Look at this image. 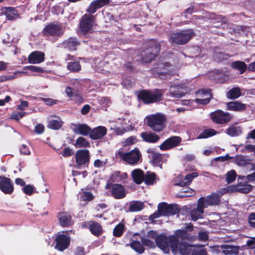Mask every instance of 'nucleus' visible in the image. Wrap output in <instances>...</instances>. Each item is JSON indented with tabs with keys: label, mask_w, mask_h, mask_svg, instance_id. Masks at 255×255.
Listing matches in <instances>:
<instances>
[{
	"label": "nucleus",
	"mask_w": 255,
	"mask_h": 255,
	"mask_svg": "<svg viewBox=\"0 0 255 255\" xmlns=\"http://www.w3.org/2000/svg\"><path fill=\"white\" fill-rule=\"evenodd\" d=\"M72 130L75 133L81 134L84 136L90 135L91 128L86 124H74Z\"/></svg>",
	"instance_id": "20"
},
{
	"label": "nucleus",
	"mask_w": 255,
	"mask_h": 255,
	"mask_svg": "<svg viewBox=\"0 0 255 255\" xmlns=\"http://www.w3.org/2000/svg\"><path fill=\"white\" fill-rule=\"evenodd\" d=\"M241 95L240 89L239 87H235L228 92L227 97L230 99H235L239 97Z\"/></svg>",
	"instance_id": "38"
},
{
	"label": "nucleus",
	"mask_w": 255,
	"mask_h": 255,
	"mask_svg": "<svg viewBox=\"0 0 255 255\" xmlns=\"http://www.w3.org/2000/svg\"><path fill=\"white\" fill-rule=\"evenodd\" d=\"M73 153V152L71 149H70L69 147H66L63 149L61 154L64 157H69L72 155Z\"/></svg>",
	"instance_id": "60"
},
{
	"label": "nucleus",
	"mask_w": 255,
	"mask_h": 255,
	"mask_svg": "<svg viewBox=\"0 0 255 255\" xmlns=\"http://www.w3.org/2000/svg\"><path fill=\"white\" fill-rule=\"evenodd\" d=\"M76 148H86L90 146L89 142L84 137L80 136L76 140L75 143L73 144Z\"/></svg>",
	"instance_id": "36"
},
{
	"label": "nucleus",
	"mask_w": 255,
	"mask_h": 255,
	"mask_svg": "<svg viewBox=\"0 0 255 255\" xmlns=\"http://www.w3.org/2000/svg\"><path fill=\"white\" fill-rule=\"evenodd\" d=\"M242 151L244 152H252L255 153V145L247 144L245 146L244 148H243Z\"/></svg>",
	"instance_id": "56"
},
{
	"label": "nucleus",
	"mask_w": 255,
	"mask_h": 255,
	"mask_svg": "<svg viewBox=\"0 0 255 255\" xmlns=\"http://www.w3.org/2000/svg\"><path fill=\"white\" fill-rule=\"evenodd\" d=\"M96 16L89 13L84 14L79 21V34L86 36L93 32V27L95 24Z\"/></svg>",
	"instance_id": "2"
},
{
	"label": "nucleus",
	"mask_w": 255,
	"mask_h": 255,
	"mask_svg": "<svg viewBox=\"0 0 255 255\" xmlns=\"http://www.w3.org/2000/svg\"><path fill=\"white\" fill-rule=\"evenodd\" d=\"M62 45L64 48L70 51H75L76 50L77 47L80 45V43L76 38L70 37L63 41Z\"/></svg>",
	"instance_id": "24"
},
{
	"label": "nucleus",
	"mask_w": 255,
	"mask_h": 255,
	"mask_svg": "<svg viewBox=\"0 0 255 255\" xmlns=\"http://www.w3.org/2000/svg\"><path fill=\"white\" fill-rule=\"evenodd\" d=\"M106 189H110L112 196L117 199H122L126 196V190L124 187L119 184L107 183Z\"/></svg>",
	"instance_id": "10"
},
{
	"label": "nucleus",
	"mask_w": 255,
	"mask_h": 255,
	"mask_svg": "<svg viewBox=\"0 0 255 255\" xmlns=\"http://www.w3.org/2000/svg\"><path fill=\"white\" fill-rule=\"evenodd\" d=\"M140 136L142 139L146 142L150 143H156L160 139L158 135L151 132H143L140 133Z\"/></svg>",
	"instance_id": "25"
},
{
	"label": "nucleus",
	"mask_w": 255,
	"mask_h": 255,
	"mask_svg": "<svg viewBox=\"0 0 255 255\" xmlns=\"http://www.w3.org/2000/svg\"><path fill=\"white\" fill-rule=\"evenodd\" d=\"M0 189L4 194H11L14 190L13 183L11 179L3 176H0Z\"/></svg>",
	"instance_id": "14"
},
{
	"label": "nucleus",
	"mask_w": 255,
	"mask_h": 255,
	"mask_svg": "<svg viewBox=\"0 0 255 255\" xmlns=\"http://www.w3.org/2000/svg\"><path fill=\"white\" fill-rule=\"evenodd\" d=\"M158 209L162 216H169L176 214L177 211V208L173 205H168L163 202L159 203L158 205Z\"/></svg>",
	"instance_id": "18"
},
{
	"label": "nucleus",
	"mask_w": 255,
	"mask_h": 255,
	"mask_svg": "<svg viewBox=\"0 0 255 255\" xmlns=\"http://www.w3.org/2000/svg\"><path fill=\"white\" fill-rule=\"evenodd\" d=\"M221 248L222 250V253L225 255H237L239 253V248L236 246L224 245L221 246Z\"/></svg>",
	"instance_id": "29"
},
{
	"label": "nucleus",
	"mask_w": 255,
	"mask_h": 255,
	"mask_svg": "<svg viewBox=\"0 0 255 255\" xmlns=\"http://www.w3.org/2000/svg\"><path fill=\"white\" fill-rule=\"evenodd\" d=\"M67 68L70 71L74 72H78L81 70V65L79 62H70L67 64Z\"/></svg>",
	"instance_id": "44"
},
{
	"label": "nucleus",
	"mask_w": 255,
	"mask_h": 255,
	"mask_svg": "<svg viewBox=\"0 0 255 255\" xmlns=\"http://www.w3.org/2000/svg\"><path fill=\"white\" fill-rule=\"evenodd\" d=\"M175 237L177 238L178 240L179 239L181 240H187L192 241L194 239L195 237L191 236L186 231L184 230H178L175 232Z\"/></svg>",
	"instance_id": "32"
},
{
	"label": "nucleus",
	"mask_w": 255,
	"mask_h": 255,
	"mask_svg": "<svg viewBox=\"0 0 255 255\" xmlns=\"http://www.w3.org/2000/svg\"><path fill=\"white\" fill-rule=\"evenodd\" d=\"M198 175L197 172L187 174L185 176L184 179L180 181L177 185L182 187L188 186L191 183L194 178L198 176Z\"/></svg>",
	"instance_id": "31"
},
{
	"label": "nucleus",
	"mask_w": 255,
	"mask_h": 255,
	"mask_svg": "<svg viewBox=\"0 0 255 255\" xmlns=\"http://www.w3.org/2000/svg\"><path fill=\"white\" fill-rule=\"evenodd\" d=\"M24 69L37 73H42L44 71L42 68L32 65L25 66L24 67Z\"/></svg>",
	"instance_id": "53"
},
{
	"label": "nucleus",
	"mask_w": 255,
	"mask_h": 255,
	"mask_svg": "<svg viewBox=\"0 0 255 255\" xmlns=\"http://www.w3.org/2000/svg\"><path fill=\"white\" fill-rule=\"evenodd\" d=\"M156 180V175L153 172H147L144 174L143 181L145 183L148 185L153 184Z\"/></svg>",
	"instance_id": "41"
},
{
	"label": "nucleus",
	"mask_w": 255,
	"mask_h": 255,
	"mask_svg": "<svg viewBox=\"0 0 255 255\" xmlns=\"http://www.w3.org/2000/svg\"><path fill=\"white\" fill-rule=\"evenodd\" d=\"M59 224L62 227H68L72 224L71 217L66 213H60L58 215Z\"/></svg>",
	"instance_id": "27"
},
{
	"label": "nucleus",
	"mask_w": 255,
	"mask_h": 255,
	"mask_svg": "<svg viewBox=\"0 0 255 255\" xmlns=\"http://www.w3.org/2000/svg\"><path fill=\"white\" fill-rule=\"evenodd\" d=\"M187 91L179 85H171L169 89V93L166 94L167 96L172 98H180L183 97Z\"/></svg>",
	"instance_id": "15"
},
{
	"label": "nucleus",
	"mask_w": 255,
	"mask_h": 255,
	"mask_svg": "<svg viewBox=\"0 0 255 255\" xmlns=\"http://www.w3.org/2000/svg\"><path fill=\"white\" fill-rule=\"evenodd\" d=\"M223 193L219 191L218 193H213L210 196H208L206 199L201 197L199 199H203V207L207 208L209 206L218 205L220 203V198L223 195Z\"/></svg>",
	"instance_id": "12"
},
{
	"label": "nucleus",
	"mask_w": 255,
	"mask_h": 255,
	"mask_svg": "<svg viewBox=\"0 0 255 255\" xmlns=\"http://www.w3.org/2000/svg\"><path fill=\"white\" fill-rule=\"evenodd\" d=\"M34 187L31 185H27L23 188V192L27 195H31L33 193Z\"/></svg>",
	"instance_id": "57"
},
{
	"label": "nucleus",
	"mask_w": 255,
	"mask_h": 255,
	"mask_svg": "<svg viewBox=\"0 0 255 255\" xmlns=\"http://www.w3.org/2000/svg\"><path fill=\"white\" fill-rule=\"evenodd\" d=\"M246 105L239 101L230 102L227 104V109L228 110L242 112L246 109Z\"/></svg>",
	"instance_id": "26"
},
{
	"label": "nucleus",
	"mask_w": 255,
	"mask_h": 255,
	"mask_svg": "<svg viewBox=\"0 0 255 255\" xmlns=\"http://www.w3.org/2000/svg\"><path fill=\"white\" fill-rule=\"evenodd\" d=\"M55 248L59 251H62L66 249L70 244L69 238L63 234H59L56 238Z\"/></svg>",
	"instance_id": "17"
},
{
	"label": "nucleus",
	"mask_w": 255,
	"mask_h": 255,
	"mask_svg": "<svg viewBox=\"0 0 255 255\" xmlns=\"http://www.w3.org/2000/svg\"><path fill=\"white\" fill-rule=\"evenodd\" d=\"M236 177V173L234 170H231L226 174V181L228 183L233 182Z\"/></svg>",
	"instance_id": "50"
},
{
	"label": "nucleus",
	"mask_w": 255,
	"mask_h": 255,
	"mask_svg": "<svg viewBox=\"0 0 255 255\" xmlns=\"http://www.w3.org/2000/svg\"><path fill=\"white\" fill-rule=\"evenodd\" d=\"M131 176L134 182L136 184H140L143 181L144 174L141 169H136L133 170Z\"/></svg>",
	"instance_id": "28"
},
{
	"label": "nucleus",
	"mask_w": 255,
	"mask_h": 255,
	"mask_svg": "<svg viewBox=\"0 0 255 255\" xmlns=\"http://www.w3.org/2000/svg\"><path fill=\"white\" fill-rule=\"evenodd\" d=\"M107 132L105 127L99 126L91 130L90 137L94 140L100 139L106 134Z\"/></svg>",
	"instance_id": "21"
},
{
	"label": "nucleus",
	"mask_w": 255,
	"mask_h": 255,
	"mask_svg": "<svg viewBox=\"0 0 255 255\" xmlns=\"http://www.w3.org/2000/svg\"><path fill=\"white\" fill-rule=\"evenodd\" d=\"M164 93L162 89H156L153 91L143 90L138 94V98L145 103L149 104L158 102L162 100Z\"/></svg>",
	"instance_id": "5"
},
{
	"label": "nucleus",
	"mask_w": 255,
	"mask_h": 255,
	"mask_svg": "<svg viewBox=\"0 0 255 255\" xmlns=\"http://www.w3.org/2000/svg\"><path fill=\"white\" fill-rule=\"evenodd\" d=\"M5 13L6 19L9 20L15 19L19 16L17 11L11 7H7Z\"/></svg>",
	"instance_id": "35"
},
{
	"label": "nucleus",
	"mask_w": 255,
	"mask_h": 255,
	"mask_svg": "<svg viewBox=\"0 0 255 255\" xmlns=\"http://www.w3.org/2000/svg\"><path fill=\"white\" fill-rule=\"evenodd\" d=\"M94 196L93 194L89 192H84L81 197V200L84 201H90L93 200Z\"/></svg>",
	"instance_id": "52"
},
{
	"label": "nucleus",
	"mask_w": 255,
	"mask_h": 255,
	"mask_svg": "<svg viewBox=\"0 0 255 255\" xmlns=\"http://www.w3.org/2000/svg\"><path fill=\"white\" fill-rule=\"evenodd\" d=\"M137 141L136 138L135 136H130L128 137L125 140V145L133 144Z\"/></svg>",
	"instance_id": "61"
},
{
	"label": "nucleus",
	"mask_w": 255,
	"mask_h": 255,
	"mask_svg": "<svg viewBox=\"0 0 255 255\" xmlns=\"http://www.w3.org/2000/svg\"><path fill=\"white\" fill-rule=\"evenodd\" d=\"M130 247L139 254H142L144 251V248L139 241H132L130 243Z\"/></svg>",
	"instance_id": "43"
},
{
	"label": "nucleus",
	"mask_w": 255,
	"mask_h": 255,
	"mask_svg": "<svg viewBox=\"0 0 255 255\" xmlns=\"http://www.w3.org/2000/svg\"><path fill=\"white\" fill-rule=\"evenodd\" d=\"M182 141L180 136H173L166 139L159 146L161 150H166L178 146Z\"/></svg>",
	"instance_id": "13"
},
{
	"label": "nucleus",
	"mask_w": 255,
	"mask_h": 255,
	"mask_svg": "<svg viewBox=\"0 0 255 255\" xmlns=\"http://www.w3.org/2000/svg\"><path fill=\"white\" fill-rule=\"evenodd\" d=\"M160 45L155 41H151L148 47L141 53V57L143 62L149 63L158 54L160 51Z\"/></svg>",
	"instance_id": "6"
},
{
	"label": "nucleus",
	"mask_w": 255,
	"mask_h": 255,
	"mask_svg": "<svg viewBox=\"0 0 255 255\" xmlns=\"http://www.w3.org/2000/svg\"><path fill=\"white\" fill-rule=\"evenodd\" d=\"M147 126L153 130L159 132L166 127V117L161 114L151 115L146 117Z\"/></svg>",
	"instance_id": "3"
},
{
	"label": "nucleus",
	"mask_w": 255,
	"mask_h": 255,
	"mask_svg": "<svg viewBox=\"0 0 255 255\" xmlns=\"http://www.w3.org/2000/svg\"><path fill=\"white\" fill-rule=\"evenodd\" d=\"M193 35L194 32L191 29L174 32L170 34L169 40L172 44L183 45L187 43Z\"/></svg>",
	"instance_id": "4"
},
{
	"label": "nucleus",
	"mask_w": 255,
	"mask_h": 255,
	"mask_svg": "<svg viewBox=\"0 0 255 255\" xmlns=\"http://www.w3.org/2000/svg\"><path fill=\"white\" fill-rule=\"evenodd\" d=\"M90 159V152L87 149H79L75 153L76 162L79 166L87 165Z\"/></svg>",
	"instance_id": "11"
},
{
	"label": "nucleus",
	"mask_w": 255,
	"mask_h": 255,
	"mask_svg": "<svg viewBox=\"0 0 255 255\" xmlns=\"http://www.w3.org/2000/svg\"><path fill=\"white\" fill-rule=\"evenodd\" d=\"M44 53L41 51L32 52L28 56V62L31 64H38L44 61Z\"/></svg>",
	"instance_id": "22"
},
{
	"label": "nucleus",
	"mask_w": 255,
	"mask_h": 255,
	"mask_svg": "<svg viewBox=\"0 0 255 255\" xmlns=\"http://www.w3.org/2000/svg\"><path fill=\"white\" fill-rule=\"evenodd\" d=\"M62 125V122L60 120H51L47 127L51 129H58L61 128Z\"/></svg>",
	"instance_id": "48"
},
{
	"label": "nucleus",
	"mask_w": 255,
	"mask_h": 255,
	"mask_svg": "<svg viewBox=\"0 0 255 255\" xmlns=\"http://www.w3.org/2000/svg\"><path fill=\"white\" fill-rule=\"evenodd\" d=\"M251 189L252 186L248 184L240 185L237 189V191L243 193H248L251 190Z\"/></svg>",
	"instance_id": "51"
},
{
	"label": "nucleus",
	"mask_w": 255,
	"mask_h": 255,
	"mask_svg": "<svg viewBox=\"0 0 255 255\" xmlns=\"http://www.w3.org/2000/svg\"><path fill=\"white\" fill-rule=\"evenodd\" d=\"M226 132L231 136H236L239 135L241 131L239 128L231 127L226 129Z\"/></svg>",
	"instance_id": "45"
},
{
	"label": "nucleus",
	"mask_w": 255,
	"mask_h": 255,
	"mask_svg": "<svg viewBox=\"0 0 255 255\" xmlns=\"http://www.w3.org/2000/svg\"><path fill=\"white\" fill-rule=\"evenodd\" d=\"M235 163L239 166H250L251 169H255V162L252 163L251 160L246 156L238 155L235 158Z\"/></svg>",
	"instance_id": "23"
},
{
	"label": "nucleus",
	"mask_w": 255,
	"mask_h": 255,
	"mask_svg": "<svg viewBox=\"0 0 255 255\" xmlns=\"http://www.w3.org/2000/svg\"><path fill=\"white\" fill-rule=\"evenodd\" d=\"M209 18L215 20L218 22H225V18L223 17L222 15H216L214 13H211L209 16Z\"/></svg>",
	"instance_id": "54"
},
{
	"label": "nucleus",
	"mask_w": 255,
	"mask_h": 255,
	"mask_svg": "<svg viewBox=\"0 0 255 255\" xmlns=\"http://www.w3.org/2000/svg\"><path fill=\"white\" fill-rule=\"evenodd\" d=\"M41 100L43 101L45 104L48 106H52L55 104H57L58 103V101L54 100L51 98H41Z\"/></svg>",
	"instance_id": "55"
},
{
	"label": "nucleus",
	"mask_w": 255,
	"mask_h": 255,
	"mask_svg": "<svg viewBox=\"0 0 255 255\" xmlns=\"http://www.w3.org/2000/svg\"><path fill=\"white\" fill-rule=\"evenodd\" d=\"M124 225L121 223L119 224L115 227L114 229V235L117 237H121L124 232Z\"/></svg>",
	"instance_id": "47"
},
{
	"label": "nucleus",
	"mask_w": 255,
	"mask_h": 255,
	"mask_svg": "<svg viewBox=\"0 0 255 255\" xmlns=\"http://www.w3.org/2000/svg\"><path fill=\"white\" fill-rule=\"evenodd\" d=\"M119 155L121 159L129 164L137 163L141 157L139 150L136 148L126 153L120 151Z\"/></svg>",
	"instance_id": "9"
},
{
	"label": "nucleus",
	"mask_w": 255,
	"mask_h": 255,
	"mask_svg": "<svg viewBox=\"0 0 255 255\" xmlns=\"http://www.w3.org/2000/svg\"><path fill=\"white\" fill-rule=\"evenodd\" d=\"M25 115V113L24 112H17L15 113L12 114L10 118L11 119H14L16 120H18L21 118H22L24 115Z\"/></svg>",
	"instance_id": "59"
},
{
	"label": "nucleus",
	"mask_w": 255,
	"mask_h": 255,
	"mask_svg": "<svg viewBox=\"0 0 255 255\" xmlns=\"http://www.w3.org/2000/svg\"><path fill=\"white\" fill-rule=\"evenodd\" d=\"M191 248L190 245L184 243H178L177 252L179 251L181 255H189L191 252Z\"/></svg>",
	"instance_id": "30"
},
{
	"label": "nucleus",
	"mask_w": 255,
	"mask_h": 255,
	"mask_svg": "<svg viewBox=\"0 0 255 255\" xmlns=\"http://www.w3.org/2000/svg\"><path fill=\"white\" fill-rule=\"evenodd\" d=\"M71 84L73 86L72 88H74L78 90V88L80 87L82 84V80L77 79H74L71 81Z\"/></svg>",
	"instance_id": "58"
},
{
	"label": "nucleus",
	"mask_w": 255,
	"mask_h": 255,
	"mask_svg": "<svg viewBox=\"0 0 255 255\" xmlns=\"http://www.w3.org/2000/svg\"><path fill=\"white\" fill-rule=\"evenodd\" d=\"M125 176V174H121L120 172L117 171L112 175L110 181L113 182H118L124 179Z\"/></svg>",
	"instance_id": "46"
},
{
	"label": "nucleus",
	"mask_w": 255,
	"mask_h": 255,
	"mask_svg": "<svg viewBox=\"0 0 255 255\" xmlns=\"http://www.w3.org/2000/svg\"><path fill=\"white\" fill-rule=\"evenodd\" d=\"M73 99L76 103L78 104H81L84 102L83 98L80 95L78 91L74 96Z\"/></svg>",
	"instance_id": "62"
},
{
	"label": "nucleus",
	"mask_w": 255,
	"mask_h": 255,
	"mask_svg": "<svg viewBox=\"0 0 255 255\" xmlns=\"http://www.w3.org/2000/svg\"><path fill=\"white\" fill-rule=\"evenodd\" d=\"M157 246L164 253H167L169 251V247L172 252L176 254L178 249V240L173 236L167 238L164 235H160L155 238Z\"/></svg>",
	"instance_id": "1"
},
{
	"label": "nucleus",
	"mask_w": 255,
	"mask_h": 255,
	"mask_svg": "<svg viewBox=\"0 0 255 255\" xmlns=\"http://www.w3.org/2000/svg\"><path fill=\"white\" fill-rule=\"evenodd\" d=\"M65 31V28L62 23L53 22L47 24L43 30L45 36H51L55 37H61Z\"/></svg>",
	"instance_id": "7"
},
{
	"label": "nucleus",
	"mask_w": 255,
	"mask_h": 255,
	"mask_svg": "<svg viewBox=\"0 0 255 255\" xmlns=\"http://www.w3.org/2000/svg\"><path fill=\"white\" fill-rule=\"evenodd\" d=\"M78 90L72 88V87L68 86L65 89V93L69 98H73L75 94L78 92Z\"/></svg>",
	"instance_id": "49"
},
{
	"label": "nucleus",
	"mask_w": 255,
	"mask_h": 255,
	"mask_svg": "<svg viewBox=\"0 0 255 255\" xmlns=\"http://www.w3.org/2000/svg\"><path fill=\"white\" fill-rule=\"evenodd\" d=\"M110 2V0H94L90 3L86 11L91 14H94L98 9L108 5Z\"/></svg>",
	"instance_id": "16"
},
{
	"label": "nucleus",
	"mask_w": 255,
	"mask_h": 255,
	"mask_svg": "<svg viewBox=\"0 0 255 255\" xmlns=\"http://www.w3.org/2000/svg\"><path fill=\"white\" fill-rule=\"evenodd\" d=\"M210 118L216 124H225L231 121L233 116L229 113L218 110L210 114Z\"/></svg>",
	"instance_id": "8"
},
{
	"label": "nucleus",
	"mask_w": 255,
	"mask_h": 255,
	"mask_svg": "<svg viewBox=\"0 0 255 255\" xmlns=\"http://www.w3.org/2000/svg\"><path fill=\"white\" fill-rule=\"evenodd\" d=\"M231 66L233 68L239 70L241 74L243 73L247 69L246 64L243 61H236L233 62L231 64Z\"/></svg>",
	"instance_id": "40"
},
{
	"label": "nucleus",
	"mask_w": 255,
	"mask_h": 255,
	"mask_svg": "<svg viewBox=\"0 0 255 255\" xmlns=\"http://www.w3.org/2000/svg\"><path fill=\"white\" fill-rule=\"evenodd\" d=\"M249 221L250 225L255 227V213H251L249 217Z\"/></svg>",
	"instance_id": "64"
},
{
	"label": "nucleus",
	"mask_w": 255,
	"mask_h": 255,
	"mask_svg": "<svg viewBox=\"0 0 255 255\" xmlns=\"http://www.w3.org/2000/svg\"><path fill=\"white\" fill-rule=\"evenodd\" d=\"M217 132L214 129H206L204 130L198 136V138H206L216 135Z\"/></svg>",
	"instance_id": "42"
},
{
	"label": "nucleus",
	"mask_w": 255,
	"mask_h": 255,
	"mask_svg": "<svg viewBox=\"0 0 255 255\" xmlns=\"http://www.w3.org/2000/svg\"><path fill=\"white\" fill-rule=\"evenodd\" d=\"M202 203L203 199H199L198 201L197 208L190 211V214L192 220L196 221L199 219L202 218L204 212V208H205L203 207Z\"/></svg>",
	"instance_id": "19"
},
{
	"label": "nucleus",
	"mask_w": 255,
	"mask_h": 255,
	"mask_svg": "<svg viewBox=\"0 0 255 255\" xmlns=\"http://www.w3.org/2000/svg\"><path fill=\"white\" fill-rule=\"evenodd\" d=\"M144 208L143 203L139 201H134L131 203L129 206L128 210L130 212H138Z\"/></svg>",
	"instance_id": "37"
},
{
	"label": "nucleus",
	"mask_w": 255,
	"mask_h": 255,
	"mask_svg": "<svg viewBox=\"0 0 255 255\" xmlns=\"http://www.w3.org/2000/svg\"><path fill=\"white\" fill-rule=\"evenodd\" d=\"M147 152L149 154L148 157L153 162L159 163L161 159V154L158 152H155L153 149L149 148L147 150Z\"/></svg>",
	"instance_id": "34"
},
{
	"label": "nucleus",
	"mask_w": 255,
	"mask_h": 255,
	"mask_svg": "<svg viewBox=\"0 0 255 255\" xmlns=\"http://www.w3.org/2000/svg\"><path fill=\"white\" fill-rule=\"evenodd\" d=\"M20 151L21 153L25 155H29L30 154V151L27 147V146L25 144H22L20 148Z\"/></svg>",
	"instance_id": "63"
},
{
	"label": "nucleus",
	"mask_w": 255,
	"mask_h": 255,
	"mask_svg": "<svg viewBox=\"0 0 255 255\" xmlns=\"http://www.w3.org/2000/svg\"><path fill=\"white\" fill-rule=\"evenodd\" d=\"M89 229L92 233L97 236H99L102 234V226L97 222H92L90 224Z\"/></svg>",
	"instance_id": "33"
},
{
	"label": "nucleus",
	"mask_w": 255,
	"mask_h": 255,
	"mask_svg": "<svg viewBox=\"0 0 255 255\" xmlns=\"http://www.w3.org/2000/svg\"><path fill=\"white\" fill-rule=\"evenodd\" d=\"M201 92L203 95H206L207 97L203 99H195V101L197 103L201 104L202 105H206L209 102L210 99L211 97L210 91L209 90H202Z\"/></svg>",
	"instance_id": "39"
}]
</instances>
